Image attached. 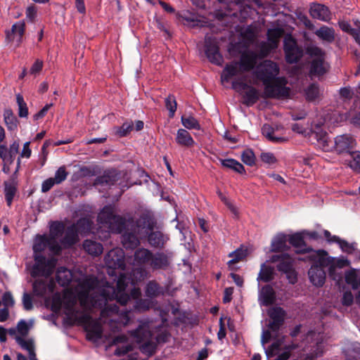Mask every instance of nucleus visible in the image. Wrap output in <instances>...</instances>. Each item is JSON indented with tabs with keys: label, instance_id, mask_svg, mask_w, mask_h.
<instances>
[{
	"label": "nucleus",
	"instance_id": "obj_1",
	"mask_svg": "<svg viewBox=\"0 0 360 360\" xmlns=\"http://www.w3.org/2000/svg\"><path fill=\"white\" fill-rule=\"evenodd\" d=\"M126 278L121 277L115 290L108 283L103 284L93 276L84 278L77 288V298L70 292L63 297L65 314L71 324L82 325L89 340L101 338L103 329L101 321L118 312V307L108 302L116 300L121 305H126L129 296L124 292Z\"/></svg>",
	"mask_w": 360,
	"mask_h": 360
},
{
	"label": "nucleus",
	"instance_id": "obj_2",
	"mask_svg": "<svg viewBox=\"0 0 360 360\" xmlns=\"http://www.w3.org/2000/svg\"><path fill=\"white\" fill-rule=\"evenodd\" d=\"M98 221L106 227L110 232L121 233L122 243L126 249H135L139 244V235L133 231L131 226H128L127 219L115 214L114 207L105 206L98 215Z\"/></svg>",
	"mask_w": 360,
	"mask_h": 360
},
{
	"label": "nucleus",
	"instance_id": "obj_3",
	"mask_svg": "<svg viewBox=\"0 0 360 360\" xmlns=\"http://www.w3.org/2000/svg\"><path fill=\"white\" fill-rule=\"evenodd\" d=\"M47 236H39L33 245L34 264L32 266L30 274L32 277L44 276L49 277L56 265V259L51 258L46 259L41 252L47 248Z\"/></svg>",
	"mask_w": 360,
	"mask_h": 360
},
{
	"label": "nucleus",
	"instance_id": "obj_4",
	"mask_svg": "<svg viewBox=\"0 0 360 360\" xmlns=\"http://www.w3.org/2000/svg\"><path fill=\"white\" fill-rule=\"evenodd\" d=\"M259 58V54L256 51L251 50L243 51L238 62L233 61L226 65L221 75V82H228L233 77L253 70Z\"/></svg>",
	"mask_w": 360,
	"mask_h": 360
},
{
	"label": "nucleus",
	"instance_id": "obj_5",
	"mask_svg": "<svg viewBox=\"0 0 360 360\" xmlns=\"http://www.w3.org/2000/svg\"><path fill=\"white\" fill-rule=\"evenodd\" d=\"M129 334L140 345L139 348L143 354L150 356L155 353L157 340L153 336L149 322L141 321L139 327L129 331Z\"/></svg>",
	"mask_w": 360,
	"mask_h": 360
},
{
	"label": "nucleus",
	"instance_id": "obj_6",
	"mask_svg": "<svg viewBox=\"0 0 360 360\" xmlns=\"http://www.w3.org/2000/svg\"><path fill=\"white\" fill-rule=\"evenodd\" d=\"M316 255L319 257V264L328 268L329 276L334 281H339L342 278L341 272H339L338 270L350 265V262L345 257H326L328 252L323 250H317Z\"/></svg>",
	"mask_w": 360,
	"mask_h": 360
},
{
	"label": "nucleus",
	"instance_id": "obj_7",
	"mask_svg": "<svg viewBox=\"0 0 360 360\" xmlns=\"http://www.w3.org/2000/svg\"><path fill=\"white\" fill-rule=\"evenodd\" d=\"M306 53L311 58L309 69L311 78L322 76L327 72L329 65L325 60V52L321 48L310 45L307 46Z\"/></svg>",
	"mask_w": 360,
	"mask_h": 360
},
{
	"label": "nucleus",
	"instance_id": "obj_8",
	"mask_svg": "<svg viewBox=\"0 0 360 360\" xmlns=\"http://www.w3.org/2000/svg\"><path fill=\"white\" fill-rule=\"evenodd\" d=\"M127 223L140 238L148 236L153 231L157 224L154 215L149 211L141 212L136 220L133 218L127 219Z\"/></svg>",
	"mask_w": 360,
	"mask_h": 360
},
{
	"label": "nucleus",
	"instance_id": "obj_9",
	"mask_svg": "<svg viewBox=\"0 0 360 360\" xmlns=\"http://www.w3.org/2000/svg\"><path fill=\"white\" fill-rule=\"evenodd\" d=\"M279 68L278 65L269 60H266L257 65L254 71L256 78L262 81L264 85L277 78Z\"/></svg>",
	"mask_w": 360,
	"mask_h": 360
},
{
	"label": "nucleus",
	"instance_id": "obj_10",
	"mask_svg": "<svg viewBox=\"0 0 360 360\" xmlns=\"http://www.w3.org/2000/svg\"><path fill=\"white\" fill-rule=\"evenodd\" d=\"M284 77H277L264 85V94L266 98H285L289 95L290 89L285 85Z\"/></svg>",
	"mask_w": 360,
	"mask_h": 360
},
{
	"label": "nucleus",
	"instance_id": "obj_11",
	"mask_svg": "<svg viewBox=\"0 0 360 360\" xmlns=\"http://www.w3.org/2000/svg\"><path fill=\"white\" fill-rule=\"evenodd\" d=\"M283 49L286 61L288 63H295L302 57V49L297 46L295 39L290 37L285 38Z\"/></svg>",
	"mask_w": 360,
	"mask_h": 360
},
{
	"label": "nucleus",
	"instance_id": "obj_12",
	"mask_svg": "<svg viewBox=\"0 0 360 360\" xmlns=\"http://www.w3.org/2000/svg\"><path fill=\"white\" fill-rule=\"evenodd\" d=\"M104 260L110 269H124L125 267L124 252L121 248H117L110 250L105 256Z\"/></svg>",
	"mask_w": 360,
	"mask_h": 360
},
{
	"label": "nucleus",
	"instance_id": "obj_13",
	"mask_svg": "<svg viewBox=\"0 0 360 360\" xmlns=\"http://www.w3.org/2000/svg\"><path fill=\"white\" fill-rule=\"evenodd\" d=\"M64 231V226L61 223H55L51 227L50 235L47 236V248L54 254H59L61 251V247L57 241V239L62 235Z\"/></svg>",
	"mask_w": 360,
	"mask_h": 360
},
{
	"label": "nucleus",
	"instance_id": "obj_14",
	"mask_svg": "<svg viewBox=\"0 0 360 360\" xmlns=\"http://www.w3.org/2000/svg\"><path fill=\"white\" fill-rule=\"evenodd\" d=\"M205 54L212 63L221 65L223 57L219 53V46L215 39L205 37Z\"/></svg>",
	"mask_w": 360,
	"mask_h": 360
},
{
	"label": "nucleus",
	"instance_id": "obj_15",
	"mask_svg": "<svg viewBox=\"0 0 360 360\" xmlns=\"http://www.w3.org/2000/svg\"><path fill=\"white\" fill-rule=\"evenodd\" d=\"M219 3L226 4L229 11H236L239 12L240 18L245 19L251 15L252 8L245 4L240 0H217Z\"/></svg>",
	"mask_w": 360,
	"mask_h": 360
},
{
	"label": "nucleus",
	"instance_id": "obj_16",
	"mask_svg": "<svg viewBox=\"0 0 360 360\" xmlns=\"http://www.w3.org/2000/svg\"><path fill=\"white\" fill-rule=\"evenodd\" d=\"M20 166V160L18 161V167L14 174L11 176L10 179L4 182V195L6 203L11 207L13 200L17 193L18 180L16 173Z\"/></svg>",
	"mask_w": 360,
	"mask_h": 360
},
{
	"label": "nucleus",
	"instance_id": "obj_17",
	"mask_svg": "<svg viewBox=\"0 0 360 360\" xmlns=\"http://www.w3.org/2000/svg\"><path fill=\"white\" fill-rule=\"evenodd\" d=\"M25 31V23L20 20L16 22L12 25L11 30L7 31L6 39L8 42L15 41L17 46H19L22 41V37Z\"/></svg>",
	"mask_w": 360,
	"mask_h": 360
},
{
	"label": "nucleus",
	"instance_id": "obj_18",
	"mask_svg": "<svg viewBox=\"0 0 360 360\" xmlns=\"http://www.w3.org/2000/svg\"><path fill=\"white\" fill-rule=\"evenodd\" d=\"M288 241L290 245H292L294 248H295L296 253L302 254L307 252H313L312 257H316V252L311 248L308 247L304 240V237L302 233H296L292 235L289 236Z\"/></svg>",
	"mask_w": 360,
	"mask_h": 360
},
{
	"label": "nucleus",
	"instance_id": "obj_19",
	"mask_svg": "<svg viewBox=\"0 0 360 360\" xmlns=\"http://www.w3.org/2000/svg\"><path fill=\"white\" fill-rule=\"evenodd\" d=\"M55 288V283L53 280L38 279L33 283V292L39 297H45L51 294Z\"/></svg>",
	"mask_w": 360,
	"mask_h": 360
},
{
	"label": "nucleus",
	"instance_id": "obj_20",
	"mask_svg": "<svg viewBox=\"0 0 360 360\" xmlns=\"http://www.w3.org/2000/svg\"><path fill=\"white\" fill-rule=\"evenodd\" d=\"M309 13L313 18L328 22L331 19V13L329 8L323 4L313 3L309 9Z\"/></svg>",
	"mask_w": 360,
	"mask_h": 360
},
{
	"label": "nucleus",
	"instance_id": "obj_21",
	"mask_svg": "<svg viewBox=\"0 0 360 360\" xmlns=\"http://www.w3.org/2000/svg\"><path fill=\"white\" fill-rule=\"evenodd\" d=\"M321 265H312L308 271L311 283L316 286H322L326 281V273Z\"/></svg>",
	"mask_w": 360,
	"mask_h": 360
},
{
	"label": "nucleus",
	"instance_id": "obj_22",
	"mask_svg": "<svg viewBox=\"0 0 360 360\" xmlns=\"http://www.w3.org/2000/svg\"><path fill=\"white\" fill-rule=\"evenodd\" d=\"M356 145L355 140L348 134L338 136L335 139V149L338 153L347 151L353 148Z\"/></svg>",
	"mask_w": 360,
	"mask_h": 360
},
{
	"label": "nucleus",
	"instance_id": "obj_23",
	"mask_svg": "<svg viewBox=\"0 0 360 360\" xmlns=\"http://www.w3.org/2000/svg\"><path fill=\"white\" fill-rule=\"evenodd\" d=\"M276 300V293L274 288L266 285L262 288L259 294V301L263 306H269L272 304Z\"/></svg>",
	"mask_w": 360,
	"mask_h": 360
},
{
	"label": "nucleus",
	"instance_id": "obj_24",
	"mask_svg": "<svg viewBox=\"0 0 360 360\" xmlns=\"http://www.w3.org/2000/svg\"><path fill=\"white\" fill-rule=\"evenodd\" d=\"M147 236L150 246L159 249H162L169 240V238L160 231H152Z\"/></svg>",
	"mask_w": 360,
	"mask_h": 360
},
{
	"label": "nucleus",
	"instance_id": "obj_25",
	"mask_svg": "<svg viewBox=\"0 0 360 360\" xmlns=\"http://www.w3.org/2000/svg\"><path fill=\"white\" fill-rule=\"evenodd\" d=\"M79 240L78 231L76 226H68L65 232V236L60 240L62 245L67 248L77 243Z\"/></svg>",
	"mask_w": 360,
	"mask_h": 360
},
{
	"label": "nucleus",
	"instance_id": "obj_26",
	"mask_svg": "<svg viewBox=\"0 0 360 360\" xmlns=\"http://www.w3.org/2000/svg\"><path fill=\"white\" fill-rule=\"evenodd\" d=\"M176 143L182 147L190 148L194 146L195 141L190 133L185 129H179L175 138Z\"/></svg>",
	"mask_w": 360,
	"mask_h": 360
},
{
	"label": "nucleus",
	"instance_id": "obj_27",
	"mask_svg": "<svg viewBox=\"0 0 360 360\" xmlns=\"http://www.w3.org/2000/svg\"><path fill=\"white\" fill-rule=\"evenodd\" d=\"M153 252L148 249L141 248L134 252V262L138 265L150 264Z\"/></svg>",
	"mask_w": 360,
	"mask_h": 360
},
{
	"label": "nucleus",
	"instance_id": "obj_28",
	"mask_svg": "<svg viewBox=\"0 0 360 360\" xmlns=\"http://www.w3.org/2000/svg\"><path fill=\"white\" fill-rule=\"evenodd\" d=\"M149 265L154 269H165L169 265L168 257L163 252L153 254Z\"/></svg>",
	"mask_w": 360,
	"mask_h": 360
},
{
	"label": "nucleus",
	"instance_id": "obj_29",
	"mask_svg": "<svg viewBox=\"0 0 360 360\" xmlns=\"http://www.w3.org/2000/svg\"><path fill=\"white\" fill-rule=\"evenodd\" d=\"M146 296L150 299L158 297L163 295V288L158 283L157 281L153 280L150 281L145 288Z\"/></svg>",
	"mask_w": 360,
	"mask_h": 360
},
{
	"label": "nucleus",
	"instance_id": "obj_30",
	"mask_svg": "<svg viewBox=\"0 0 360 360\" xmlns=\"http://www.w3.org/2000/svg\"><path fill=\"white\" fill-rule=\"evenodd\" d=\"M83 248L92 256H98L103 250V245L100 243L92 240H85L83 243Z\"/></svg>",
	"mask_w": 360,
	"mask_h": 360
},
{
	"label": "nucleus",
	"instance_id": "obj_31",
	"mask_svg": "<svg viewBox=\"0 0 360 360\" xmlns=\"http://www.w3.org/2000/svg\"><path fill=\"white\" fill-rule=\"evenodd\" d=\"M345 281L354 290L360 289V271L352 269L345 273Z\"/></svg>",
	"mask_w": 360,
	"mask_h": 360
},
{
	"label": "nucleus",
	"instance_id": "obj_32",
	"mask_svg": "<svg viewBox=\"0 0 360 360\" xmlns=\"http://www.w3.org/2000/svg\"><path fill=\"white\" fill-rule=\"evenodd\" d=\"M118 174L115 171L105 172L103 175L98 176L94 181V185H111L118 179Z\"/></svg>",
	"mask_w": 360,
	"mask_h": 360
},
{
	"label": "nucleus",
	"instance_id": "obj_33",
	"mask_svg": "<svg viewBox=\"0 0 360 360\" xmlns=\"http://www.w3.org/2000/svg\"><path fill=\"white\" fill-rule=\"evenodd\" d=\"M315 34L321 40L331 43L335 40V30L326 25L321 26L315 32Z\"/></svg>",
	"mask_w": 360,
	"mask_h": 360
},
{
	"label": "nucleus",
	"instance_id": "obj_34",
	"mask_svg": "<svg viewBox=\"0 0 360 360\" xmlns=\"http://www.w3.org/2000/svg\"><path fill=\"white\" fill-rule=\"evenodd\" d=\"M72 278L71 271L65 267H59L56 271V280L61 286L69 285Z\"/></svg>",
	"mask_w": 360,
	"mask_h": 360
},
{
	"label": "nucleus",
	"instance_id": "obj_35",
	"mask_svg": "<svg viewBox=\"0 0 360 360\" xmlns=\"http://www.w3.org/2000/svg\"><path fill=\"white\" fill-rule=\"evenodd\" d=\"M243 98V103L248 106H251L256 103L259 99V92L255 87L249 86L248 88L245 89Z\"/></svg>",
	"mask_w": 360,
	"mask_h": 360
},
{
	"label": "nucleus",
	"instance_id": "obj_36",
	"mask_svg": "<svg viewBox=\"0 0 360 360\" xmlns=\"http://www.w3.org/2000/svg\"><path fill=\"white\" fill-rule=\"evenodd\" d=\"M274 278V267L262 264L260 267V271L257 276V281L263 282H269Z\"/></svg>",
	"mask_w": 360,
	"mask_h": 360
},
{
	"label": "nucleus",
	"instance_id": "obj_37",
	"mask_svg": "<svg viewBox=\"0 0 360 360\" xmlns=\"http://www.w3.org/2000/svg\"><path fill=\"white\" fill-rule=\"evenodd\" d=\"M124 276L125 278H126V285H125V288H124V292L129 296V300L127 301V302L129 301L130 300V297H131L133 299H135V300H139L141 297V289L139 288H136L135 286L133 287L132 289H131L130 290V295L127 292V288L128 287V285L131 283L133 285H134V281L131 279V278L129 276H128L127 275H126L125 274H120L119 277H118V279L117 281H119V279ZM118 283V281H117V283ZM115 290L117 289V284L116 285V288H115L114 286H112Z\"/></svg>",
	"mask_w": 360,
	"mask_h": 360
},
{
	"label": "nucleus",
	"instance_id": "obj_38",
	"mask_svg": "<svg viewBox=\"0 0 360 360\" xmlns=\"http://www.w3.org/2000/svg\"><path fill=\"white\" fill-rule=\"evenodd\" d=\"M286 245V236L284 234L278 235L271 242V250L274 252H283L288 250Z\"/></svg>",
	"mask_w": 360,
	"mask_h": 360
},
{
	"label": "nucleus",
	"instance_id": "obj_39",
	"mask_svg": "<svg viewBox=\"0 0 360 360\" xmlns=\"http://www.w3.org/2000/svg\"><path fill=\"white\" fill-rule=\"evenodd\" d=\"M221 164L223 167L226 168L231 169L234 172L243 174L245 173V169L244 166L237 161L236 160L230 158L225 160H220Z\"/></svg>",
	"mask_w": 360,
	"mask_h": 360
},
{
	"label": "nucleus",
	"instance_id": "obj_40",
	"mask_svg": "<svg viewBox=\"0 0 360 360\" xmlns=\"http://www.w3.org/2000/svg\"><path fill=\"white\" fill-rule=\"evenodd\" d=\"M262 134L273 143H281L287 141V139L281 136H274V129L268 124L263 125L262 128Z\"/></svg>",
	"mask_w": 360,
	"mask_h": 360
},
{
	"label": "nucleus",
	"instance_id": "obj_41",
	"mask_svg": "<svg viewBox=\"0 0 360 360\" xmlns=\"http://www.w3.org/2000/svg\"><path fill=\"white\" fill-rule=\"evenodd\" d=\"M93 221L88 217L79 219L76 224L72 226H76L77 231L81 234L89 233L91 230Z\"/></svg>",
	"mask_w": 360,
	"mask_h": 360
},
{
	"label": "nucleus",
	"instance_id": "obj_42",
	"mask_svg": "<svg viewBox=\"0 0 360 360\" xmlns=\"http://www.w3.org/2000/svg\"><path fill=\"white\" fill-rule=\"evenodd\" d=\"M4 121L8 130L14 131L18 127V120L11 109H6L4 113Z\"/></svg>",
	"mask_w": 360,
	"mask_h": 360
},
{
	"label": "nucleus",
	"instance_id": "obj_43",
	"mask_svg": "<svg viewBox=\"0 0 360 360\" xmlns=\"http://www.w3.org/2000/svg\"><path fill=\"white\" fill-rule=\"evenodd\" d=\"M283 34V30L281 28L269 29L266 33L268 41L272 44L273 47H277Z\"/></svg>",
	"mask_w": 360,
	"mask_h": 360
},
{
	"label": "nucleus",
	"instance_id": "obj_44",
	"mask_svg": "<svg viewBox=\"0 0 360 360\" xmlns=\"http://www.w3.org/2000/svg\"><path fill=\"white\" fill-rule=\"evenodd\" d=\"M268 315L271 321L283 323L285 311L280 307H274L268 310Z\"/></svg>",
	"mask_w": 360,
	"mask_h": 360
},
{
	"label": "nucleus",
	"instance_id": "obj_45",
	"mask_svg": "<svg viewBox=\"0 0 360 360\" xmlns=\"http://www.w3.org/2000/svg\"><path fill=\"white\" fill-rule=\"evenodd\" d=\"M283 259H281V261L278 263L277 265V269L278 271L285 273L290 270H292L293 268V260L288 254H283Z\"/></svg>",
	"mask_w": 360,
	"mask_h": 360
},
{
	"label": "nucleus",
	"instance_id": "obj_46",
	"mask_svg": "<svg viewBox=\"0 0 360 360\" xmlns=\"http://www.w3.org/2000/svg\"><path fill=\"white\" fill-rule=\"evenodd\" d=\"M311 134L314 136V138L317 140L319 146H321L323 150H328V137L326 131L322 130H320L319 131H311Z\"/></svg>",
	"mask_w": 360,
	"mask_h": 360
},
{
	"label": "nucleus",
	"instance_id": "obj_47",
	"mask_svg": "<svg viewBox=\"0 0 360 360\" xmlns=\"http://www.w3.org/2000/svg\"><path fill=\"white\" fill-rule=\"evenodd\" d=\"M181 123L183 126L188 129H200V125L198 121L192 116H182L181 117Z\"/></svg>",
	"mask_w": 360,
	"mask_h": 360
},
{
	"label": "nucleus",
	"instance_id": "obj_48",
	"mask_svg": "<svg viewBox=\"0 0 360 360\" xmlns=\"http://www.w3.org/2000/svg\"><path fill=\"white\" fill-rule=\"evenodd\" d=\"M16 342L25 350L27 351L28 354L34 351V341L31 339L25 340L22 337L16 336L15 338Z\"/></svg>",
	"mask_w": 360,
	"mask_h": 360
},
{
	"label": "nucleus",
	"instance_id": "obj_49",
	"mask_svg": "<svg viewBox=\"0 0 360 360\" xmlns=\"http://www.w3.org/2000/svg\"><path fill=\"white\" fill-rule=\"evenodd\" d=\"M16 102L18 105V116L20 117H27L28 115V108L21 94H18L16 95Z\"/></svg>",
	"mask_w": 360,
	"mask_h": 360
},
{
	"label": "nucleus",
	"instance_id": "obj_50",
	"mask_svg": "<svg viewBox=\"0 0 360 360\" xmlns=\"http://www.w3.org/2000/svg\"><path fill=\"white\" fill-rule=\"evenodd\" d=\"M153 305L151 300L139 298L136 301L134 308L139 311H145L150 309Z\"/></svg>",
	"mask_w": 360,
	"mask_h": 360
},
{
	"label": "nucleus",
	"instance_id": "obj_51",
	"mask_svg": "<svg viewBox=\"0 0 360 360\" xmlns=\"http://www.w3.org/2000/svg\"><path fill=\"white\" fill-rule=\"evenodd\" d=\"M230 257H233L230 261L228 262L229 266L238 263L242 260L246 256V250L243 249H237L235 251L231 252L229 255Z\"/></svg>",
	"mask_w": 360,
	"mask_h": 360
},
{
	"label": "nucleus",
	"instance_id": "obj_52",
	"mask_svg": "<svg viewBox=\"0 0 360 360\" xmlns=\"http://www.w3.org/2000/svg\"><path fill=\"white\" fill-rule=\"evenodd\" d=\"M306 98L308 101H314L320 96V91L316 84H311L305 90Z\"/></svg>",
	"mask_w": 360,
	"mask_h": 360
},
{
	"label": "nucleus",
	"instance_id": "obj_53",
	"mask_svg": "<svg viewBox=\"0 0 360 360\" xmlns=\"http://www.w3.org/2000/svg\"><path fill=\"white\" fill-rule=\"evenodd\" d=\"M242 161L248 166L255 164L256 157L251 149L245 150L241 155Z\"/></svg>",
	"mask_w": 360,
	"mask_h": 360
},
{
	"label": "nucleus",
	"instance_id": "obj_54",
	"mask_svg": "<svg viewBox=\"0 0 360 360\" xmlns=\"http://www.w3.org/2000/svg\"><path fill=\"white\" fill-rule=\"evenodd\" d=\"M133 129V122H126L122 124L121 127L115 129V134L120 137L126 136Z\"/></svg>",
	"mask_w": 360,
	"mask_h": 360
},
{
	"label": "nucleus",
	"instance_id": "obj_55",
	"mask_svg": "<svg viewBox=\"0 0 360 360\" xmlns=\"http://www.w3.org/2000/svg\"><path fill=\"white\" fill-rule=\"evenodd\" d=\"M352 160L349 162V167L356 172H360V151L350 153Z\"/></svg>",
	"mask_w": 360,
	"mask_h": 360
},
{
	"label": "nucleus",
	"instance_id": "obj_56",
	"mask_svg": "<svg viewBox=\"0 0 360 360\" xmlns=\"http://www.w3.org/2000/svg\"><path fill=\"white\" fill-rule=\"evenodd\" d=\"M68 175V172L66 171L65 167L62 166L56 170L55 176L53 177V179H54L55 182H56V184H59L67 179Z\"/></svg>",
	"mask_w": 360,
	"mask_h": 360
},
{
	"label": "nucleus",
	"instance_id": "obj_57",
	"mask_svg": "<svg viewBox=\"0 0 360 360\" xmlns=\"http://www.w3.org/2000/svg\"><path fill=\"white\" fill-rule=\"evenodd\" d=\"M165 105L167 109L169 111V117H173L176 110V103L173 96L169 95L165 98Z\"/></svg>",
	"mask_w": 360,
	"mask_h": 360
},
{
	"label": "nucleus",
	"instance_id": "obj_58",
	"mask_svg": "<svg viewBox=\"0 0 360 360\" xmlns=\"http://www.w3.org/2000/svg\"><path fill=\"white\" fill-rule=\"evenodd\" d=\"M276 47H273L272 44L270 42H262L260 44V52L259 54V58H262L268 56V54L271 52L272 49H276Z\"/></svg>",
	"mask_w": 360,
	"mask_h": 360
},
{
	"label": "nucleus",
	"instance_id": "obj_59",
	"mask_svg": "<svg viewBox=\"0 0 360 360\" xmlns=\"http://www.w3.org/2000/svg\"><path fill=\"white\" fill-rule=\"evenodd\" d=\"M283 343L281 339L276 340L266 350V354L268 356H272L276 355L280 350V347Z\"/></svg>",
	"mask_w": 360,
	"mask_h": 360
},
{
	"label": "nucleus",
	"instance_id": "obj_60",
	"mask_svg": "<svg viewBox=\"0 0 360 360\" xmlns=\"http://www.w3.org/2000/svg\"><path fill=\"white\" fill-rule=\"evenodd\" d=\"M0 158L5 163L11 164L13 162V155L8 153L7 148L4 145H0Z\"/></svg>",
	"mask_w": 360,
	"mask_h": 360
},
{
	"label": "nucleus",
	"instance_id": "obj_61",
	"mask_svg": "<svg viewBox=\"0 0 360 360\" xmlns=\"http://www.w3.org/2000/svg\"><path fill=\"white\" fill-rule=\"evenodd\" d=\"M262 161L268 165H273L277 162V159L272 153L265 152L260 155Z\"/></svg>",
	"mask_w": 360,
	"mask_h": 360
},
{
	"label": "nucleus",
	"instance_id": "obj_62",
	"mask_svg": "<svg viewBox=\"0 0 360 360\" xmlns=\"http://www.w3.org/2000/svg\"><path fill=\"white\" fill-rule=\"evenodd\" d=\"M339 246L343 252L348 254H351L355 250V243H349L343 239H341Z\"/></svg>",
	"mask_w": 360,
	"mask_h": 360
},
{
	"label": "nucleus",
	"instance_id": "obj_63",
	"mask_svg": "<svg viewBox=\"0 0 360 360\" xmlns=\"http://www.w3.org/2000/svg\"><path fill=\"white\" fill-rule=\"evenodd\" d=\"M340 98L344 101H349L352 98L354 93L351 87L346 86L340 89Z\"/></svg>",
	"mask_w": 360,
	"mask_h": 360
},
{
	"label": "nucleus",
	"instance_id": "obj_64",
	"mask_svg": "<svg viewBox=\"0 0 360 360\" xmlns=\"http://www.w3.org/2000/svg\"><path fill=\"white\" fill-rule=\"evenodd\" d=\"M18 332L22 336H25L27 335L29 331V328L27 323L25 321L21 320L18 323L17 325Z\"/></svg>",
	"mask_w": 360,
	"mask_h": 360
}]
</instances>
